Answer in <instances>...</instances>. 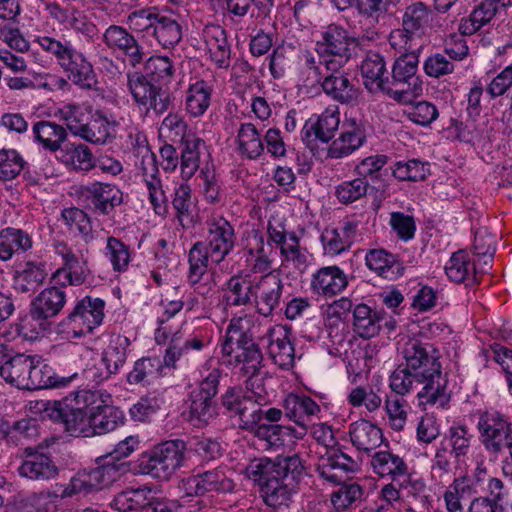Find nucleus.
Listing matches in <instances>:
<instances>
[{"label": "nucleus", "mask_w": 512, "mask_h": 512, "mask_svg": "<svg viewBox=\"0 0 512 512\" xmlns=\"http://www.w3.org/2000/svg\"><path fill=\"white\" fill-rule=\"evenodd\" d=\"M381 316L366 304H357L353 309V330L363 339L376 336L381 329Z\"/></svg>", "instance_id": "nucleus-47"}, {"label": "nucleus", "mask_w": 512, "mask_h": 512, "mask_svg": "<svg viewBox=\"0 0 512 512\" xmlns=\"http://www.w3.org/2000/svg\"><path fill=\"white\" fill-rule=\"evenodd\" d=\"M181 145L180 172L182 178L187 181L199 169L200 155L205 142L195 135H187L182 138Z\"/></svg>", "instance_id": "nucleus-44"}, {"label": "nucleus", "mask_w": 512, "mask_h": 512, "mask_svg": "<svg viewBox=\"0 0 512 512\" xmlns=\"http://www.w3.org/2000/svg\"><path fill=\"white\" fill-rule=\"evenodd\" d=\"M83 192L90 198L94 212L110 215L123 201V193L113 184L92 182L83 186Z\"/></svg>", "instance_id": "nucleus-24"}, {"label": "nucleus", "mask_w": 512, "mask_h": 512, "mask_svg": "<svg viewBox=\"0 0 512 512\" xmlns=\"http://www.w3.org/2000/svg\"><path fill=\"white\" fill-rule=\"evenodd\" d=\"M224 467L205 471H194L179 482L181 493L193 496H205L210 493H229L235 488V483Z\"/></svg>", "instance_id": "nucleus-13"}, {"label": "nucleus", "mask_w": 512, "mask_h": 512, "mask_svg": "<svg viewBox=\"0 0 512 512\" xmlns=\"http://www.w3.org/2000/svg\"><path fill=\"white\" fill-rule=\"evenodd\" d=\"M132 145L138 148V154L141 160L138 164L143 181L149 193V200L157 214L165 210L167 197L163 189L161 179L159 178V169L155 154L149 149L146 136L137 132L134 136L131 134Z\"/></svg>", "instance_id": "nucleus-10"}, {"label": "nucleus", "mask_w": 512, "mask_h": 512, "mask_svg": "<svg viewBox=\"0 0 512 512\" xmlns=\"http://www.w3.org/2000/svg\"><path fill=\"white\" fill-rule=\"evenodd\" d=\"M76 376L77 373L69 377H59L54 373L50 365L43 361H37L35 363L32 358L25 389L38 390L65 386Z\"/></svg>", "instance_id": "nucleus-32"}, {"label": "nucleus", "mask_w": 512, "mask_h": 512, "mask_svg": "<svg viewBox=\"0 0 512 512\" xmlns=\"http://www.w3.org/2000/svg\"><path fill=\"white\" fill-rule=\"evenodd\" d=\"M35 42L56 58L58 65L67 73L68 80L75 85L91 89L96 84L92 64L69 42L63 43L49 36H38Z\"/></svg>", "instance_id": "nucleus-6"}, {"label": "nucleus", "mask_w": 512, "mask_h": 512, "mask_svg": "<svg viewBox=\"0 0 512 512\" xmlns=\"http://www.w3.org/2000/svg\"><path fill=\"white\" fill-rule=\"evenodd\" d=\"M217 415L214 399L191 392L189 421L195 426L206 425Z\"/></svg>", "instance_id": "nucleus-55"}, {"label": "nucleus", "mask_w": 512, "mask_h": 512, "mask_svg": "<svg viewBox=\"0 0 512 512\" xmlns=\"http://www.w3.org/2000/svg\"><path fill=\"white\" fill-rule=\"evenodd\" d=\"M340 124L338 108H328L320 114L317 120H309L302 129V139L310 144L315 140L329 142Z\"/></svg>", "instance_id": "nucleus-26"}, {"label": "nucleus", "mask_w": 512, "mask_h": 512, "mask_svg": "<svg viewBox=\"0 0 512 512\" xmlns=\"http://www.w3.org/2000/svg\"><path fill=\"white\" fill-rule=\"evenodd\" d=\"M222 353L233 358L235 363L243 364L245 373H251L246 381L247 388L262 398L261 392L254 391V386L259 380L256 373L263 361V353L259 344L254 341L249 320L242 317H234L230 320L222 343Z\"/></svg>", "instance_id": "nucleus-4"}, {"label": "nucleus", "mask_w": 512, "mask_h": 512, "mask_svg": "<svg viewBox=\"0 0 512 512\" xmlns=\"http://www.w3.org/2000/svg\"><path fill=\"white\" fill-rule=\"evenodd\" d=\"M123 471H125V464H117L113 461H106L102 465L87 470L97 490L116 481Z\"/></svg>", "instance_id": "nucleus-59"}, {"label": "nucleus", "mask_w": 512, "mask_h": 512, "mask_svg": "<svg viewBox=\"0 0 512 512\" xmlns=\"http://www.w3.org/2000/svg\"><path fill=\"white\" fill-rule=\"evenodd\" d=\"M365 262L371 271L385 279H394L404 271L397 256L382 248L369 250L365 256Z\"/></svg>", "instance_id": "nucleus-38"}, {"label": "nucleus", "mask_w": 512, "mask_h": 512, "mask_svg": "<svg viewBox=\"0 0 512 512\" xmlns=\"http://www.w3.org/2000/svg\"><path fill=\"white\" fill-rule=\"evenodd\" d=\"M368 188V181L359 177L339 184L335 189V196L340 203L347 205L365 197Z\"/></svg>", "instance_id": "nucleus-63"}, {"label": "nucleus", "mask_w": 512, "mask_h": 512, "mask_svg": "<svg viewBox=\"0 0 512 512\" xmlns=\"http://www.w3.org/2000/svg\"><path fill=\"white\" fill-rule=\"evenodd\" d=\"M500 3L494 0H482L471 12L469 18L463 19L459 25V32L472 35L481 27L489 23L496 15Z\"/></svg>", "instance_id": "nucleus-49"}, {"label": "nucleus", "mask_w": 512, "mask_h": 512, "mask_svg": "<svg viewBox=\"0 0 512 512\" xmlns=\"http://www.w3.org/2000/svg\"><path fill=\"white\" fill-rule=\"evenodd\" d=\"M349 435L352 444L361 451L370 452L383 442L382 430L372 422L360 419L350 424Z\"/></svg>", "instance_id": "nucleus-35"}, {"label": "nucleus", "mask_w": 512, "mask_h": 512, "mask_svg": "<svg viewBox=\"0 0 512 512\" xmlns=\"http://www.w3.org/2000/svg\"><path fill=\"white\" fill-rule=\"evenodd\" d=\"M56 249L64 261L63 266L57 270L56 276L63 274L68 283L73 286L83 284L90 272L87 260L73 253L64 243H59Z\"/></svg>", "instance_id": "nucleus-34"}, {"label": "nucleus", "mask_w": 512, "mask_h": 512, "mask_svg": "<svg viewBox=\"0 0 512 512\" xmlns=\"http://www.w3.org/2000/svg\"><path fill=\"white\" fill-rule=\"evenodd\" d=\"M296 429L291 426H282L279 424L262 423L253 433L255 437L266 442L267 448L277 449L284 445V437L292 435L294 437Z\"/></svg>", "instance_id": "nucleus-58"}, {"label": "nucleus", "mask_w": 512, "mask_h": 512, "mask_svg": "<svg viewBox=\"0 0 512 512\" xmlns=\"http://www.w3.org/2000/svg\"><path fill=\"white\" fill-rule=\"evenodd\" d=\"M91 435L105 434L123 424V412L113 405H102L101 410H90Z\"/></svg>", "instance_id": "nucleus-53"}, {"label": "nucleus", "mask_w": 512, "mask_h": 512, "mask_svg": "<svg viewBox=\"0 0 512 512\" xmlns=\"http://www.w3.org/2000/svg\"><path fill=\"white\" fill-rule=\"evenodd\" d=\"M234 238L232 226H216L209 231L206 240L201 241L204 256L212 263L219 264L232 250Z\"/></svg>", "instance_id": "nucleus-28"}, {"label": "nucleus", "mask_w": 512, "mask_h": 512, "mask_svg": "<svg viewBox=\"0 0 512 512\" xmlns=\"http://www.w3.org/2000/svg\"><path fill=\"white\" fill-rule=\"evenodd\" d=\"M228 293L226 301L228 305L244 306L250 303V297L254 294L255 287L250 281L233 276L228 281Z\"/></svg>", "instance_id": "nucleus-62"}, {"label": "nucleus", "mask_w": 512, "mask_h": 512, "mask_svg": "<svg viewBox=\"0 0 512 512\" xmlns=\"http://www.w3.org/2000/svg\"><path fill=\"white\" fill-rule=\"evenodd\" d=\"M211 86L204 80L190 84L186 91L185 105L187 112L193 117L202 116L210 106Z\"/></svg>", "instance_id": "nucleus-52"}, {"label": "nucleus", "mask_w": 512, "mask_h": 512, "mask_svg": "<svg viewBox=\"0 0 512 512\" xmlns=\"http://www.w3.org/2000/svg\"><path fill=\"white\" fill-rule=\"evenodd\" d=\"M392 175L400 181H419L426 177L428 169L417 159L398 161L391 167Z\"/></svg>", "instance_id": "nucleus-64"}, {"label": "nucleus", "mask_w": 512, "mask_h": 512, "mask_svg": "<svg viewBox=\"0 0 512 512\" xmlns=\"http://www.w3.org/2000/svg\"><path fill=\"white\" fill-rule=\"evenodd\" d=\"M477 428L485 450L494 456L512 444V421L496 410H486L479 416Z\"/></svg>", "instance_id": "nucleus-12"}, {"label": "nucleus", "mask_w": 512, "mask_h": 512, "mask_svg": "<svg viewBox=\"0 0 512 512\" xmlns=\"http://www.w3.org/2000/svg\"><path fill=\"white\" fill-rule=\"evenodd\" d=\"M203 253L204 248L201 241L194 243L189 250L187 281L198 294L205 296L214 289L215 282L212 274L208 271L209 260Z\"/></svg>", "instance_id": "nucleus-21"}, {"label": "nucleus", "mask_w": 512, "mask_h": 512, "mask_svg": "<svg viewBox=\"0 0 512 512\" xmlns=\"http://www.w3.org/2000/svg\"><path fill=\"white\" fill-rule=\"evenodd\" d=\"M356 40L338 24H329L320 32L315 42V52L325 57L331 64L344 67L352 57Z\"/></svg>", "instance_id": "nucleus-11"}, {"label": "nucleus", "mask_w": 512, "mask_h": 512, "mask_svg": "<svg viewBox=\"0 0 512 512\" xmlns=\"http://www.w3.org/2000/svg\"><path fill=\"white\" fill-rule=\"evenodd\" d=\"M163 369L162 361L158 357H143L134 363L132 371L127 376L130 384H139L158 378Z\"/></svg>", "instance_id": "nucleus-56"}, {"label": "nucleus", "mask_w": 512, "mask_h": 512, "mask_svg": "<svg viewBox=\"0 0 512 512\" xmlns=\"http://www.w3.org/2000/svg\"><path fill=\"white\" fill-rule=\"evenodd\" d=\"M102 41L113 53L124 55L132 67H136L144 60V48L129 28L112 24L104 31Z\"/></svg>", "instance_id": "nucleus-17"}, {"label": "nucleus", "mask_w": 512, "mask_h": 512, "mask_svg": "<svg viewBox=\"0 0 512 512\" xmlns=\"http://www.w3.org/2000/svg\"><path fill=\"white\" fill-rule=\"evenodd\" d=\"M291 336V329L283 325H274L264 336L267 339L269 357L281 369L288 370L295 363V348Z\"/></svg>", "instance_id": "nucleus-19"}, {"label": "nucleus", "mask_w": 512, "mask_h": 512, "mask_svg": "<svg viewBox=\"0 0 512 512\" xmlns=\"http://www.w3.org/2000/svg\"><path fill=\"white\" fill-rule=\"evenodd\" d=\"M160 12L155 6H148L130 12L126 24L131 31L151 35Z\"/></svg>", "instance_id": "nucleus-57"}, {"label": "nucleus", "mask_w": 512, "mask_h": 512, "mask_svg": "<svg viewBox=\"0 0 512 512\" xmlns=\"http://www.w3.org/2000/svg\"><path fill=\"white\" fill-rule=\"evenodd\" d=\"M60 417L54 422L64 425L65 431L75 437L91 436L90 408L75 401V397H65L59 406Z\"/></svg>", "instance_id": "nucleus-20"}, {"label": "nucleus", "mask_w": 512, "mask_h": 512, "mask_svg": "<svg viewBox=\"0 0 512 512\" xmlns=\"http://www.w3.org/2000/svg\"><path fill=\"white\" fill-rule=\"evenodd\" d=\"M355 234V226H326L320 237L325 253H342L352 245Z\"/></svg>", "instance_id": "nucleus-43"}, {"label": "nucleus", "mask_w": 512, "mask_h": 512, "mask_svg": "<svg viewBox=\"0 0 512 512\" xmlns=\"http://www.w3.org/2000/svg\"><path fill=\"white\" fill-rule=\"evenodd\" d=\"M366 140V124L356 118H348L340 136L332 142L327 156L333 159L346 157L360 148Z\"/></svg>", "instance_id": "nucleus-22"}, {"label": "nucleus", "mask_w": 512, "mask_h": 512, "mask_svg": "<svg viewBox=\"0 0 512 512\" xmlns=\"http://www.w3.org/2000/svg\"><path fill=\"white\" fill-rule=\"evenodd\" d=\"M32 247V239L22 229L7 226L0 231V259L10 260L14 254L25 252Z\"/></svg>", "instance_id": "nucleus-45"}, {"label": "nucleus", "mask_w": 512, "mask_h": 512, "mask_svg": "<svg viewBox=\"0 0 512 512\" xmlns=\"http://www.w3.org/2000/svg\"><path fill=\"white\" fill-rule=\"evenodd\" d=\"M374 472L380 477L389 476L393 482L406 476L408 467L404 460L390 451H378L371 459Z\"/></svg>", "instance_id": "nucleus-46"}, {"label": "nucleus", "mask_w": 512, "mask_h": 512, "mask_svg": "<svg viewBox=\"0 0 512 512\" xmlns=\"http://www.w3.org/2000/svg\"><path fill=\"white\" fill-rule=\"evenodd\" d=\"M190 453L183 440L162 442L142 456L139 461L140 472L154 479L167 481L177 470L187 465Z\"/></svg>", "instance_id": "nucleus-5"}, {"label": "nucleus", "mask_w": 512, "mask_h": 512, "mask_svg": "<svg viewBox=\"0 0 512 512\" xmlns=\"http://www.w3.org/2000/svg\"><path fill=\"white\" fill-rule=\"evenodd\" d=\"M57 158L66 167L77 172H89L94 169V155L83 143H65Z\"/></svg>", "instance_id": "nucleus-36"}, {"label": "nucleus", "mask_w": 512, "mask_h": 512, "mask_svg": "<svg viewBox=\"0 0 512 512\" xmlns=\"http://www.w3.org/2000/svg\"><path fill=\"white\" fill-rule=\"evenodd\" d=\"M105 302L100 298L85 296L79 300L59 327L62 333L80 338L91 333L104 318Z\"/></svg>", "instance_id": "nucleus-9"}, {"label": "nucleus", "mask_w": 512, "mask_h": 512, "mask_svg": "<svg viewBox=\"0 0 512 512\" xmlns=\"http://www.w3.org/2000/svg\"><path fill=\"white\" fill-rule=\"evenodd\" d=\"M431 21L430 11L422 2L413 3L406 8L402 20V29L390 35V44L400 45L404 50H411L413 36L420 35Z\"/></svg>", "instance_id": "nucleus-16"}, {"label": "nucleus", "mask_w": 512, "mask_h": 512, "mask_svg": "<svg viewBox=\"0 0 512 512\" xmlns=\"http://www.w3.org/2000/svg\"><path fill=\"white\" fill-rule=\"evenodd\" d=\"M130 346L128 337L121 334H112L107 347L102 351L99 362L111 374L117 375L126 363L127 349Z\"/></svg>", "instance_id": "nucleus-40"}, {"label": "nucleus", "mask_w": 512, "mask_h": 512, "mask_svg": "<svg viewBox=\"0 0 512 512\" xmlns=\"http://www.w3.org/2000/svg\"><path fill=\"white\" fill-rule=\"evenodd\" d=\"M66 303L65 292L58 287L44 289L31 302L30 316L33 320L42 322L59 314Z\"/></svg>", "instance_id": "nucleus-25"}, {"label": "nucleus", "mask_w": 512, "mask_h": 512, "mask_svg": "<svg viewBox=\"0 0 512 512\" xmlns=\"http://www.w3.org/2000/svg\"><path fill=\"white\" fill-rule=\"evenodd\" d=\"M237 149L242 157L257 159L264 152V142L252 123H242L236 136Z\"/></svg>", "instance_id": "nucleus-48"}, {"label": "nucleus", "mask_w": 512, "mask_h": 512, "mask_svg": "<svg viewBox=\"0 0 512 512\" xmlns=\"http://www.w3.org/2000/svg\"><path fill=\"white\" fill-rule=\"evenodd\" d=\"M418 55L405 50L395 59L384 85V94L400 104H409L422 94V80L417 75Z\"/></svg>", "instance_id": "nucleus-7"}, {"label": "nucleus", "mask_w": 512, "mask_h": 512, "mask_svg": "<svg viewBox=\"0 0 512 512\" xmlns=\"http://www.w3.org/2000/svg\"><path fill=\"white\" fill-rule=\"evenodd\" d=\"M110 506L119 512H173L170 500L153 496L152 489L146 486L117 493Z\"/></svg>", "instance_id": "nucleus-14"}, {"label": "nucleus", "mask_w": 512, "mask_h": 512, "mask_svg": "<svg viewBox=\"0 0 512 512\" xmlns=\"http://www.w3.org/2000/svg\"><path fill=\"white\" fill-rule=\"evenodd\" d=\"M405 366L417 373L422 389L417 396L422 404H438L444 408L450 401L447 374L442 373L440 352L433 343L419 338H409L401 348Z\"/></svg>", "instance_id": "nucleus-2"}, {"label": "nucleus", "mask_w": 512, "mask_h": 512, "mask_svg": "<svg viewBox=\"0 0 512 512\" xmlns=\"http://www.w3.org/2000/svg\"><path fill=\"white\" fill-rule=\"evenodd\" d=\"M414 384H421V377L407 366L399 365L390 375V388L397 396L409 393Z\"/></svg>", "instance_id": "nucleus-61"}, {"label": "nucleus", "mask_w": 512, "mask_h": 512, "mask_svg": "<svg viewBox=\"0 0 512 512\" xmlns=\"http://www.w3.org/2000/svg\"><path fill=\"white\" fill-rule=\"evenodd\" d=\"M221 405L229 416L237 419L239 429L254 433L262 424L264 411L258 399L238 387H229L221 396Z\"/></svg>", "instance_id": "nucleus-8"}, {"label": "nucleus", "mask_w": 512, "mask_h": 512, "mask_svg": "<svg viewBox=\"0 0 512 512\" xmlns=\"http://www.w3.org/2000/svg\"><path fill=\"white\" fill-rule=\"evenodd\" d=\"M47 277L45 264L28 261L21 270H15L13 274V286L19 293L36 291Z\"/></svg>", "instance_id": "nucleus-42"}, {"label": "nucleus", "mask_w": 512, "mask_h": 512, "mask_svg": "<svg viewBox=\"0 0 512 512\" xmlns=\"http://www.w3.org/2000/svg\"><path fill=\"white\" fill-rule=\"evenodd\" d=\"M335 69V66L321 54L306 50L300 57L298 77L304 86L313 87L322 83L325 73Z\"/></svg>", "instance_id": "nucleus-30"}, {"label": "nucleus", "mask_w": 512, "mask_h": 512, "mask_svg": "<svg viewBox=\"0 0 512 512\" xmlns=\"http://www.w3.org/2000/svg\"><path fill=\"white\" fill-rule=\"evenodd\" d=\"M21 457V464L17 468L21 478L42 484L58 477L60 470L53 456L44 452L42 447H26Z\"/></svg>", "instance_id": "nucleus-15"}, {"label": "nucleus", "mask_w": 512, "mask_h": 512, "mask_svg": "<svg viewBox=\"0 0 512 512\" xmlns=\"http://www.w3.org/2000/svg\"><path fill=\"white\" fill-rule=\"evenodd\" d=\"M151 35L163 48H171L181 41L182 27L176 19L160 13Z\"/></svg>", "instance_id": "nucleus-54"}, {"label": "nucleus", "mask_w": 512, "mask_h": 512, "mask_svg": "<svg viewBox=\"0 0 512 512\" xmlns=\"http://www.w3.org/2000/svg\"><path fill=\"white\" fill-rule=\"evenodd\" d=\"M34 140L49 152H60L67 138L66 129L55 122L41 120L32 127Z\"/></svg>", "instance_id": "nucleus-39"}, {"label": "nucleus", "mask_w": 512, "mask_h": 512, "mask_svg": "<svg viewBox=\"0 0 512 512\" xmlns=\"http://www.w3.org/2000/svg\"><path fill=\"white\" fill-rule=\"evenodd\" d=\"M445 273L457 284L465 283L466 286H471L478 282L476 264L470 260L465 249H459L451 255L445 265Z\"/></svg>", "instance_id": "nucleus-33"}, {"label": "nucleus", "mask_w": 512, "mask_h": 512, "mask_svg": "<svg viewBox=\"0 0 512 512\" xmlns=\"http://www.w3.org/2000/svg\"><path fill=\"white\" fill-rule=\"evenodd\" d=\"M304 465L298 455L252 460L245 468L246 476L258 484L263 501L270 507L288 506L297 491Z\"/></svg>", "instance_id": "nucleus-1"}, {"label": "nucleus", "mask_w": 512, "mask_h": 512, "mask_svg": "<svg viewBox=\"0 0 512 512\" xmlns=\"http://www.w3.org/2000/svg\"><path fill=\"white\" fill-rule=\"evenodd\" d=\"M348 285L345 273L338 266L320 268L312 277L311 287L319 295L332 297Z\"/></svg>", "instance_id": "nucleus-31"}, {"label": "nucleus", "mask_w": 512, "mask_h": 512, "mask_svg": "<svg viewBox=\"0 0 512 512\" xmlns=\"http://www.w3.org/2000/svg\"><path fill=\"white\" fill-rule=\"evenodd\" d=\"M342 69L343 67H337L335 71L329 70L320 85L323 92L334 101L353 105L358 100L360 92L349 74L344 73Z\"/></svg>", "instance_id": "nucleus-23"}, {"label": "nucleus", "mask_w": 512, "mask_h": 512, "mask_svg": "<svg viewBox=\"0 0 512 512\" xmlns=\"http://www.w3.org/2000/svg\"><path fill=\"white\" fill-rule=\"evenodd\" d=\"M361 73L365 87L371 92H383L388 78L385 61L382 55L376 52L367 54L361 65Z\"/></svg>", "instance_id": "nucleus-41"}, {"label": "nucleus", "mask_w": 512, "mask_h": 512, "mask_svg": "<svg viewBox=\"0 0 512 512\" xmlns=\"http://www.w3.org/2000/svg\"><path fill=\"white\" fill-rule=\"evenodd\" d=\"M499 239V233L491 230L489 226H478L474 230V239L471 246L473 255L483 258V264L489 266L496 252Z\"/></svg>", "instance_id": "nucleus-51"}, {"label": "nucleus", "mask_w": 512, "mask_h": 512, "mask_svg": "<svg viewBox=\"0 0 512 512\" xmlns=\"http://www.w3.org/2000/svg\"><path fill=\"white\" fill-rule=\"evenodd\" d=\"M471 438L472 435L469 433L467 427L456 426L449 429L448 434L442 442L448 447H451L449 451L453 454L455 459L459 461L461 457H465L468 454Z\"/></svg>", "instance_id": "nucleus-60"}, {"label": "nucleus", "mask_w": 512, "mask_h": 512, "mask_svg": "<svg viewBox=\"0 0 512 512\" xmlns=\"http://www.w3.org/2000/svg\"><path fill=\"white\" fill-rule=\"evenodd\" d=\"M115 122L100 113L92 116L91 120L85 123L80 132V137L93 144H105L115 137Z\"/></svg>", "instance_id": "nucleus-50"}, {"label": "nucleus", "mask_w": 512, "mask_h": 512, "mask_svg": "<svg viewBox=\"0 0 512 512\" xmlns=\"http://www.w3.org/2000/svg\"><path fill=\"white\" fill-rule=\"evenodd\" d=\"M285 416L300 427L294 434L295 438L302 439L314 419H319L321 408L310 396L304 394H288L283 401Z\"/></svg>", "instance_id": "nucleus-18"}, {"label": "nucleus", "mask_w": 512, "mask_h": 512, "mask_svg": "<svg viewBox=\"0 0 512 512\" xmlns=\"http://www.w3.org/2000/svg\"><path fill=\"white\" fill-rule=\"evenodd\" d=\"M31 359L24 354L8 357L0 353V376L18 388H25Z\"/></svg>", "instance_id": "nucleus-37"}, {"label": "nucleus", "mask_w": 512, "mask_h": 512, "mask_svg": "<svg viewBox=\"0 0 512 512\" xmlns=\"http://www.w3.org/2000/svg\"><path fill=\"white\" fill-rule=\"evenodd\" d=\"M202 36L211 60L218 68H228L231 48L225 30L219 25H207Z\"/></svg>", "instance_id": "nucleus-29"}, {"label": "nucleus", "mask_w": 512, "mask_h": 512, "mask_svg": "<svg viewBox=\"0 0 512 512\" xmlns=\"http://www.w3.org/2000/svg\"><path fill=\"white\" fill-rule=\"evenodd\" d=\"M175 73L172 60L167 56H152L144 66V73L134 71L127 74V85L134 102L141 111H153L162 115L168 111L172 98L163 89L171 82Z\"/></svg>", "instance_id": "nucleus-3"}, {"label": "nucleus", "mask_w": 512, "mask_h": 512, "mask_svg": "<svg viewBox=\"0 0 512 512\" xmlns=\"http://www.w3.org/2000/svg\"><path fill=\"white\" fill-rule=\"evenodd\" d=\"M255 289L259 291V294H256L257 311L265 317L271 315L278 307L282 296L283 283L279 275L267 273L261 277Z\"/></svg>", "instance_id": "nucleus-27"}]
</instances>
